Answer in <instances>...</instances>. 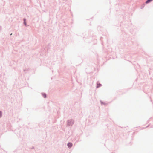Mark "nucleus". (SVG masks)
<instances>
[{
    "label": "nucleus",
    "mask_w": 153,
    "mask_h": 153,
    "mask_svg": "<svg viewBox=\"0 0 153 153\" xmlns=\"http://www.w3.org/2000/svg\"><path fill=\"white\" fill-rule=\"evenodd\" d=\"M68 147H71L72 146V144L71 143H69L68 144Z\"/></svg>",
    "instance_id": "nucleus-1"
},
{
    "label": "nucleus",
    "mask_w": 153,
    "mask_h": 153,
    "mask_svg": "<svg viewBox=\"0 0 153 153\" xmlns=\"http://www.w3.org/2000/svg\"><path fill=\"white\" fill-rule=\"evenodd\" d=\"M152 0H147L146 1V3L147 4L149 2H150V1H152Z\"/></svg>",
    "instance_id": "nucleus-2"
},
{
    "label": "nucleus",
    "mask_w": 153,
    "mask_h": 153,
    "mask_svg": "<svg viewBox=\"0 0 153 153\" xmlns=\"http://www.w3.org/2000/svg\"><path fill=\"white\" fill-rule=\"evenodd\" d=\"M1 115H2L1 112V111H0V117H1Z\"/></svg>",
    "instance_id": "nucleus-3"
},
{
    "label": "nucleus",
    "mask_w": 153,
    "mask_h": 153,
    "mask_svg": "<svg viewBox=\"0 0 153 153\" xmlns=\"http://www.w3.org/2000/svg\"><path fill=\"white\" fill-rule=\"evenodd\" d=\"M24 24L25 25H26V23L25 22V19H24Z\"/></svg>",
    "instance_id": "nucleus-4"
},
{
    "label": "nucleus",
    "mask_w": 153,
    "mask_h": 153,
    "mask_svg": "<svg viewBox=\"0 0 153 153\" xmlns=\"http://www.w3.org/2000/svg\"><path fill=\"white\" fill-rule=\"evenodd\" d=\"M43 96H44V97H46V95H45V94H44L43 95Z\"/></svg>",
    "instance_id": "nucleus-5"
}]
</instances>
